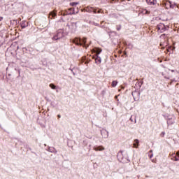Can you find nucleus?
I'll return each mask as SVG.
<instances>
[{
  "label": "nucleus",
  "mask_w": 179,
  "mask_h": 179,
  "mask_svg": "<svg viewBox=\"0 0 179 179\" xmlns=\"http://www.w3.org/2000/svg\"><path fill=\"white\" fill-rule=\"evenodd\" d=\"M86 38H83V39L80 38H75L73 39L72 43L73 44H76V45H80L85 48H87L89 47V45H86Z\"/></svg>",
  "instance_id": "obj_1"
},
{
  "label": "nucleus",
  "mask_w": 179,
  "mask_h": 179,
  "mask_svg": "<svg viewBox=\"0 0 179 179\" xmlns=\"http://www.w3.org/2000/svg\"><path fill=\"white\" fill-rule=\"evenodd\" d=\"M77 24V22H71L70 24H67L66 27L69 29L68 33H75L78 27Z\"/></svg>",
  "instance_id": "obj_2"
},
{
  "label": "nucleus",
  "mask_w": 179,
  "mask_h": 179,
  "mask_svg": "<svg viewBox=\"0 0 179 179\" xmlns=\"http://www.w3.org/2000/svg\"><path fill=\"white\" fill-rule=\"evenodd\" d=\"M64 37V34L62 32L59 31L57 32V34L55 35L52 38V40L53 41H57V40H61Z\"/></svg>",
  "instance_id": "obj_3"
},
{
  "label": "nucleus",
  "mask_w": 179,
  "mask_h": 179,
  "mask_svg": "<svg viewBox=\"0 0 179 179\" xmlns=\"http://www.w3.org/2000/svg\"><path fill=\"white\" fill-rule=\"evenodd\" d=\"M157 29L161 30V33H163L164 31H166V30H167V27H166V25H164V24H158L157 26Z\"/></svg>",
  "instance_id": "obj_4"
},
{
  "label": "nucleus",
  "mask_w": 179,
  "mask_h": 179,
  "mask_svg": "<svg viewBox=\"0 0 179 179\" xmlns=\"http://www.w3.org/2000/svg\"><path fill=\"white\" fill-rule=\"evenodd\" d=\"M101 135L103 136L105 138H108V131L105 129L101 130Z\"/></svg>",
  "instance_id": "obj_5"
},
{
  "label": "nucleus",
  "mask_w": 179,
  "mask_h": 179,
  "mask_svg": "<svg viewBox=\"0 0 179 179\" xmlns=\"http://www.w3.org/2000/svg\"><path fill=\"white\" fill-rule=\"evenodd\" d=\"M94 150H95L96 152H103V150H105V148L102 145H99L94 147Z\"/></svg>",
  "instance_id": "obj_6"
},
{
  "label": "nucleus",
  "mask_w": 179,
  "mask_h": 179,
  "mask_svg": "<svg viewBox=\"0 0 179 179\" xmlns=\"http://www.w3.org/2000/svg\"><path fill=\"white\" fill-rule=\"evenodd\" d=\"M49 17L50 19H55L57 17V12L55 10L51 11L49 14Z\"/></svg>",
  "instance_id": "obj_7"
},
{
  "label": "nucleus",
  "mask_w": 179,
  "mask_h": 179,
  "mask_svg": "<svg viewBox=\"0 0 179 179\" xmlns=\"http://www.w3.org/2000/svg\"><path fill=\"white\" fill-rule=\"evenodd\" d=\"M48 152H50V153H55V155H57L58 153V151H57V149L54 147H49L48 149Z\"/></svg>",
  "instance_id": "obj_8"
},
{
  "label": "nucleus",
  "mask_w": 179,
  "mask_h": 179,
  "mask_svg": "<svg viewBox=\"0 0 179 179\" xmlns=\"http://www.w3.org/2000/svg\"><path fill=\"white\" fill-rule=\"evenodd\" d=\"M101 48H95L93 49V52H95L96 53V56H99V55L101 54Z\"/></svg>",
  "instance_id": "obj_9"
},
{
  "label": "nucleus",
  "mask_w": 179,
  "mask_h": 179,
  "mask_svg": "<svg viewBox=\"0 0 179 179\" xmlns=\"http://www.w3.org/2000/svg\"><path fill=\"white\" fill-rule=\"evenodd\" d=\"M148 5H156L157 3V0H146Z\"/></svg>",
  "instance_id": "obj_10"
},
{
  "label": "nucleus",
  "mask_w": 179,
  "mask_h": 179,
  "mask_svg": "<svg viewBox=\"0 0 179 179\" xmlns=\"http://www.w3.org/2000/svg\"><path fill=\"white\" fill-rule=\"evenodd\" d=\"M96 57L95 58V63L97 64L98 65L99 64H101V58L99 57L98 55L96 56Z\"/></svg>",
  "instance_id": "obj_11"
},
{
  "label": "nucleus",
  "mask_w": 179,
  "mask_h": 179,
  "mask_svg": "<svg viewBox=\"0 0 179 179\" xmlns=\"http://www.w3.org/2000/svg\"><path fill=\"white\" fill-rule=\"evenodd\" d=\"M167 124H168V125H173V124H174V119H173V118L168 119Z\"/></svg>",
  "instance_id": "obj_12"
},
{
  "label": "nucleus",
  "mask_w": 179,
  "mask_h": 179,
  "mask_svg": "<svg viewBox=\"0 0 179 179\" xmlns=\"http://www.w3.org/2000/svg\"><path fill=\"white\" fill-rule=\"evenodd\" d=\"M167 2H169V6L171 9H174L175 6H177V3H174L173 4L171 3V1H167Z\"/></svg>",
  "instance_id": "obj_13"
},
{
  "label": "nucleus",
  "mask_w": 179,
  "mask_h": 179,
  "mask_svg": "<svg viewBox=\"0 0 179 179\" xmlns=\"http://www.w3.org/2000/svg\"><path fill=\"white\" fill-rule=\"evenodd\" d=\"M134 148H138V147L139 146V140L138 139L134 140Z\"/></svg>",
  "instance_id": "obj_14"
},
{
  "label": "nucleus",
  "mask_w": 179,
  "mask_h": 179,
  "mask_svg": "<svg viewBox=\"0 0 179 179\" xmlns=\"http://www.w3.org/2000/svg\"><path fill=\"white\" fill-rule=\"evenodd\" d=\"M50 87L51 88V89H52L53 90H55V89H57V86H55V85H54V84H52V83H51V84H50Z\"/></svg>",
  "instance_id": "obj_15"
},
{
  "label": "nucleus",
  "mask_w": 179,
  "mask_h": 179,
  "mask_svg": "<svg viewBox=\"0 0 179 179\" xmlns=\"http://www.w3.org/2000/svg\"><path fill=\"white\" fill-rule=\"evenodd\" d=\"M176 162H178L179 160V151L177 152L176 155L175 156Z\"/></svg>",
  "instance_id": "obj_16"
},
{
  "label": "nucleus",
  "mask_w": 179,
  "mask_h": 179,
  "mask_svg": "<svg viewBox=\"0 0 179 179\" xmlns=\"http://www.w3.org/2000/svg\"><path fill=\"white\" fill-rule=\"evenodd\" d=\"M70 5L71 6H76V5H79V2H71Z\"/></svg>",
  "instance_id": "obj_17"
},
{
  "label": "nucleus",
  "mask_w": 179,
  "mask_h": 179,
  "mask_svg": "<svg viewBox=\"0 0 179 179\" xmlns=\"http://www.w3.org/2000/svg\"><path fill=\"white\" fill-rule=\"evenodd\" d=\"M117 85H118V82H117V81H113L112 82V87H115V86H117Z\"/></svg>",
  "instance_id": "obj_18"
},
{
  "label": "nucleus",
  "mask_w": 179,
  "mask_h": 179,
  "mask_svg": "<svg viewBox=\"0 0 179 179\" xmlns=\"http://www.w3.org/2000/svg\"><path fill=\"white\" fill-rule=\"evenodd\" d=\"M122 157V152H119L117 154V159L120 160V158Z\"/></svg>",
  "instance_id": "obj_19"
},
{
  "label": "nucleus",
  "mask_w": 179,
  "mask_h": 179,
  "mask_svg": "<svg viewBox=\"0 0 179 179\" xmlns=\"http://www.w3.org/2000/svg\"><path fill=\"white\" fill-rule=\"evenodd\" d=\"M91 12H93V13H97V10L95 8H92Z\"/></svg>",
  "instance_id": "obj_20"
},
{
  "label": "nucleus",
  "mask_w": 179,
  "mask_h": 179,
  "mask_svg": "<svg viewBox=\"0 0 179 179\" xmlns=\"http://www.w3.org/2000/svg\"><path fill=\"white\" fill-rule=\"evenodd\" d=\"M144 12H145V13L146 15H149V13H150V11H149V10H145Z\"/></svg>",
  "instance_id": "obj_21"
},
{
  "label": "nucleus",
  "mask_w": 179,
  "mask_h": 179,
  "mask_svg": "<svg viewBox=\"0 0 179 179\" xmlns=\"http://www.w3.org/2000/svg\"><path fill=\"white\" fill-rule=\"evenodd\" d=\"M21 27H22V29H25L26 24H24V23H22V24H21Z\"/></svg>",
  "instance_id": "obj_22"
},
{
  "label": "nucleus",
  "mask_w": 179,
  "mask_h": 179,
  "mask_svg": "<svg viewBox=\"0 0 179 179\" xmlns=\"http://www.w3.org/2000/svg\"><path fill=\"white\" fill-rule=\"evenodd\" d=\"M116 29L118 31H120V30H121V25L117 26Z\"/></svg>",
  "instance_id": "obj_23"
},
{
  "label": "nucleus",
  "mask_w": 179,
  "mask_h": 179,
  "mask_svg": "<svg viewBox=\"0 0 179 179\" xmlns=\"http://www.w3.org/2000/svg\"><path fill=\"white\" fill-rule=\"evenodd\" d=\"M94 26H98L99 27L100 24L99 23L93 22Z\"/></svg>",
  "instance_id": "obj_24"
},
{
  "label": "nucleus",
  "mask_w": 179,
  "mask_h": 179,
  "mask_svg": "<svg viewBox=\"0 0 179 179\" xmlns=\"http://www.w3.org/2000/svg\"><path fill=\"white\" fill-rule=\"evenodd\" d=\"M164 135H166V133H164V131L161 133V136H164Z\"/></svg>",
  "instance_id": "obj_25"
},
{
  "label": "nucleus",
  "mask_w": 179,
  "mask_h": 179,
  "mask_svg": "<svg viewBox=\"0 0 179 179\" xmlns=\"http://www.w3.org/2000/svg\"><path fill=\"white\" fill-rule=\"evenodd\" d=\"M70 15H75V10H73L72 13H70Z\"/></svg>",
  "instance_id": "obj_26"
},
{
  "label": "nucleus",
  "mask_w": 179,
  "mask_h": 179,
  "mask_svg": "<svg viewBox=\"0 0 179 179\" xmlns=\"http://www.w3.org/2000/svg\"><path fill=\"white\" fill-rule=\"evenodd\" d=\"M70 71H71L72 73L75 76V72H73V69H70Z\"/></svg>",
  "instance_id": "obj_27"
},
{
  "label": "nucleus",
  "mask_w": 179,
  "mask_h": 179,
  "mask_svg": "<svg viewBox=\"0 0 179 179\" xmlns=\"http://www.w3.org/2000/svg\"><path fill=\"white\" fill-rule=\"evenodd\" d=\"M2 20H3V17H0V22H2Z\"/></svg>",
  "instance_id": "obj_28"
},
{
  "label": "nucleus",
  "mask_w": 179,
  "mask_h": 179,
  "mask_svg": "<svg viewBox=\"0 0 179 179\" xmlns=\"http://www.w3.org/2000/svg\"><path fill=\"white\" fill-rule=\"evenodd\" d=\"M130 121H131V122H134V119H132V117H130Z\"/></svg>",
  "instance_id": "obj_29"
},
{
  "label": "nucleus",
  "mask_w": 179,
  "mask_h": 179,
  "mask_svg": "<svg viewBox=\"0 0 179 179\" xmlns=\"http://www.w3.org/2000/svg\"><path fill=\"white\" fill-rule=\"evenodd\" d=\"M142 85H143V81L141 82V84L139 85V87H141Z\"/></svg>",
  "instance_id": "obj_30"
},
{
  "label": "nucleus",
  "mask_w": 179,
  "mask_h": 179,
  "mask_svg": "<svg viewBox=\"0 0 179 179\" xmlns=\"http://www.w3.org/2000/svg\"><path fill=\"white\" fill-rule=\"evenodd\" d=\"M57 117H58V118H61V115H57Z\"/></svg>",
  "instance_id": "obj_31"
},
{
  "label": "nucleus",
  "mask_w": 179,
  "mask_h": 179,
  "mask_svg": "<svg viewBox=\"0 0 179 179\" xmlns=\"http://www.w3.org/2000/svg\"><path fill=\"white\" fill-rule=\"evenodd\" d=\"M113 1H114V0H111L110 3H113Z\"/></svg>",
  "instance_id": "obj_32"
},
{
  "label": "nucleus",
  "mask_w": 179,
  "mask_h": 179,
  "mask_svg": "<svg viewBox=\"0 0 179 179\" xmlns=\"http://www.w3.org/2000/svg\"><path fill=\"white\" fill-rule=\"evenodd\" d=\"M134 122H135V124H136V119H135Z\"/></svg>",
  "instance_id": "obj_33"
},
{
  "label": "nucleus",
  "mask_w": 179,
  "mask_h": 179,
  "mask_svg": "<svg viewBox=\"0 0 179 179\" xmlns=\"http://www.w3.org/2000/svg\"><path fill=\"white\" fill-rule=\"evenodd\" d=\"M152 157H153V155H151V156H150V158L152 159Z\"/></svg>",
  "instance_id": "obj_34"
},
{
  "label": "nucleus",
  "mask_w": 179,
  "mask_h": 179,
  "mask_svg": "<svg viewBox=\"0 0 179 179\" xmlns=\"http://www.w3.org/2000/svg\"><path fill=\"white\" fill-rule=\"evenodd\" d=\"M97 13H100V10H98Z\"/></svg>",
  "instance_id": "obj_35"
},
{
  "label": "nucleus",
  "mask_w": 179,
  "mask_h": 179,
  "mask_svg": "<svg viewBox=\"0 0 179 179\" xmlns=\"http://www.w3.org/2000/svg\"><path fill=\"white\" fill-rule=\"evenodd\" d=\"M72 9H73V8H70V10H72Z\"/></svg>",
  "instance_id": "obj_36"
},
{
  "label": "nucleus",
  "mask_w": 179,
  "mask_h": 179,
  "mask_svg": "<svg viewBox=\"0 0 179 179\" xmlns=\"http://www.w3.org/2000/svg\"><path fill=\"white\" fill-rule=\"evenodd\" d=\"M85 64H88V62H85Z\"/></svg>",
  "instance_id": "obj_37"
},
{
  "label": "nucleus",
  "mask_w": 179,
  "mask_h": 179,
  "mask_svg": "<svg viewBox=\"0 0 179 179\" xmlns=\"http://www.w3.org/2000/svg\"><path fill=\"white\" fill-rule=\"evenodd\" d=\"M132 96H134V92H132Z\"/></svg>",
  "instance_id": "obj_38"
},
{
  "label": "nucleus",
  "mask_w": 179,
  "mask_h": 179,
  "mask_svg": "<svg viewBox=\"0 0 179 179\" xmlns=\"http://www.w3.org/2000/svg\"><path fill=\"white\" fill-rule=\"evenodd\" d=\"M172 72H174V70H172Z\"/></svg>",
  "instance_id": "obj_39"
},
{
  "label": "nucleus",
  "mask_w": 179,
  "mask_h": 179,
  "mask_svg": "<svg viewBox=\"0 0 179 179\" xmlns=\"http://www.w3.org/2000/svg\"><path fill=\"white\" fill-rule=\"evenodd\" d=\"M128 1H131V0H128Z\"/></svg>",
  "instance_id": "obj_40"
}]
</instances>
